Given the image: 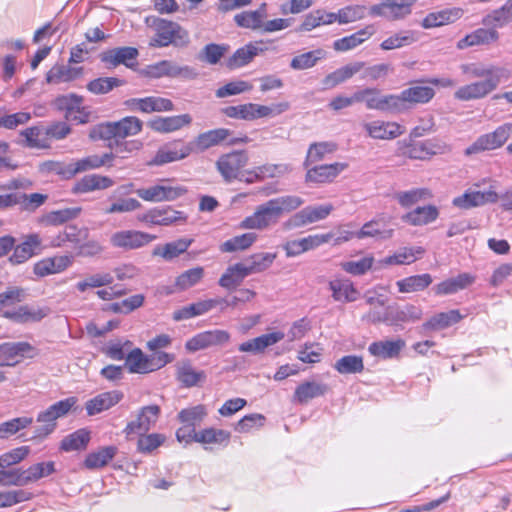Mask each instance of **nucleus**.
<instances>
[{
  "label": "nucleus",
  "mask_w": 512,
  "mask_h": 512,
  "mask_svg": "<svg viewBox=\"0 0 512 512\" xmlns=\"http://www.w3.org/2000/svg\"><path fill=\"white\" fill-rule=\"evenodd\" d=\"M417 0H381L379 4L370 7L372 16H379L388 21L405 19L412 12V7Z\"/></svg>",
  "instance_id": "7"
},
{
  "label": "nucleus",
  "mask_w": 512,
  "mask_h": 512,
  "mask_svg": "<svg viewBox=\"0 0 512 512\" xmlns=\"http://www.w3.org/2000/svg\"><path fill=\"white\" fill-rule=\"evenodd\" d=\"M334 368L340 374H356L364 370L363 358L358 355H346L338 359Z\"/></svg>",
  "instance_id": "63"
},
{
  "label": "nucleus",
  "mask_w": 512,
  "mask_h": 512,
  "mask_svg": "<svg viewBox=\"0 0 512 512\" xmlns=\"http://www.w3.org/2000/svg\"><path fill=\"white\" fill-rule=\"evenodd\" d=\"M404 346L405 341L402 339L377 341L369 345L368 351L373 356L390 359L398 356Z\"/></svg>",
  "instance_id": "38"
},
{
  "label": "nucleus",
  "mask_w": 512,
  "mask_h": 512,
  "mask_svg": "<svg viewBox=\"0 0 512 512\" xmlns=\"http://www.w3.org/2000/svg\"><path fill=\"white\" fill-rule=\"evenodd\" d=\"M230 135L231 131L226 128H218L201 133L197 136L195 142L193 143L194 149L205 151L208 148L216 146L227 140Z\"/></svg>",
  "instance_id": "41"
},
{
  "label": "nucleus",
  "mask_w": 512,
  "mask_h": 512,
  "mask_svg": "<svg viewBox=\"0 0 512 512\" xmlns=\"http://www.w3.org/2000/svg\"><path fill=\"white\" fill-rule=\"evenodd\" d=\"M498 200L499 195L491 189L488 191L467 190L461 196L453 199V205L461 209H470L488 203H496Z\"/></svg>",
  "instance_id": "19"
},
{
  "label": "nucleus",
  "mask_w": 512,
  "mask_h": 512,
  "mask_svg": "<svg viewBox=\"0 0 512 512\" xmlns=\"http://www.w3.org/2000/svg\"><path fill=\"white\" fill-rule=\"evenodd\" d=\"M376 33V28L373 24L367 25L365 28L353 33L349 36L337 39L333 43V48L336 51L345 52L352 50L365 42Z\"/></svg>",
  "instance_id": "29"
},
{
  "label": "nucleus",
  "mask_w": 512,
  "mask_h": 512,
  "mask_svg": "<svg viewBox=\"0 0 512 512\" xmlns=\"http://www.w3.org/2000/svg\"><path fill=\"white\" fill-rule=\"evenodd\" d=\"M116 136L118 139H124L138 134L142 129V121L134 116H127L114 122Z\"/></svg>",
  "instance_id": "61"
},
{
  "label": "nucleus",
  "mask_w": 512,
  "mask_h": 512,
  "mask_svg": "<svg viewBox=\"0 0 512 512\" xmlns=\"http://www.w3.org/2000/svg\"><path fill=\"white\" fill-rule=\"evenodd\" d=\"M365 66L364 62H354L345 65L334 72L328 74L323 80L322 84L325 89H331L335 86L350 79L353 75L361 71Z\"/></svg>",
  "instance_id": "33"
},
{
  "label": "nucleus",
  "mask_w": 512,
  "mask_h": 512,
  "mask_svg": "<svg viewBox=\"0 0 512 512\" xmlns=\"http://www.w3.org/2000/svg\"><path fill=\"white\" fill-rule=\"evenodd\" d=\"M225 301V298L200 300L175 310L173 312L172 318L174 321H182L198 317L210 312L216 306Z\"/></svg>",
  "instance_id": "20"
},
{
  "label": "nucleus",
  "mask_w": 512,
  "mask_h": 512,
  "mask_svg": "<svg viewBox=\"0 0 512 512\" xmlns=\"http://www.w3.org/2000/svg\"><path fill=\"white\" fill-rule=\"evenodd\" d=\"M334 210L330 203L322 205L307 206L295 213L285 223L288 228H300L306 225L326 219Z\"/></svg>",
  "instance_id": "9"
},
{
  "label": "nucleus",
  "mask_w": 512,
  "mask_h": 512,
  "mask_svg": "<svg viewBox=\"0 0 512 512\" xmlns=\"http://www.w3.org/2000/svg\"><path fill=\"white\" fill-rule=\"evenodd\" d=\"M114 181L107 177L98 174H89L82 177L77 181L72 189L76 194L89 193L96 190H104L113 186Z\"/></svg>",
  "instance_id": "27"
},
{
  "label": "nucleus",
  "mask_w": 512,
  "mask_h": 512,
  "mask_svg": "<svg viewBox=\"0 0 512 512\" xmlns=\"http://www.w3.org/2000/svg\"><path fill=\"white\" fill-rule=\"evenodd\" d=\"M435 95L433 88L428 86H413L402 91V99L406 110L411 104H424L429 102Z\"/></svg>",
  "instance_id": "47"
},
{
  "label": "nucleus",
  "mask_w": 512,
  "mask_h": 512,
  "mask_svg": "<svg viewBox=\"0 0 512 512\" xmlns=\"http://www.w3.org/2000/svg\"><path fill=\"white\" fill-rule=\"evenodd\" d=\"M475 281V277L469 273H461L456 277H452L442 281L434 287L437 295H451L463 290Z\"/></svg>",
  "instance_id": "31"
},
{
  "label": "nucleus",
  "mask_w": 512,
  "mask_h": 512,
  "mask_svg": "<svg viewBox=\"0 0 512 512\" xmlns=\"http://www.w3.org/2000/svg\"><path fill=\"white\" fill-rule=\"evenodd\" d=\"M81 213L80 207H69L51 211L42 217V223L50 226H59L73 220Z\"/></svg>",
  "instance_id": "53"
},
{
  "label": "nucleus",
  "mask_w": 512,
  "mask_h": 512,
  "mask_svg": "<svg viewBox=\"0 0 512 512\" xmlns=\"http://www.w3.org/2000/svg\"><path fill=\"white\" fill-rule=\"evenodd\" d=\"M137 220L148 227L170 226L177 223H184L187 216L182 211L167 207H154L137 215Z\"/></svg>",
  "instance_id": "6"
},
{
  "label": "nucleus",
  "mask_w": 512,
  "mask_h": 512,
  "mask_svg": "<svg viewBox=\"0 0 512 512\" xmlns=\"http://www.w3.org/2000/svg\"><path fill=\"white\" fill-rule=\"evenodd\" d=\"M76 403V397H68L52 404L47 409L40 411L36 418V421L40 425L35 428L33 437L45 438L51 434L57 427V420L65 417Z\"/></svg>",
  "instance_id": "1"
},
{
  "label": "nucleus",
  "mask_w": 512,
  "mask_h": 512,
  "mask_svg": "<svg viewBox=\"0 0 512 512\" xmlns=\"http://www.w3.org/2000/svg\"><path fill=\"white\" fill-rule=\"evenodd\" d=\"M38 354V349L28 342H6L0 344V366H14L21 358H34Z\"/></svg>",
  "instance_id": "8"
},
{
  "label": "nucleus",
  "mask_w": 512,
  "mask_h": 512,
  "mask_svg": "<svg viewBox=\"0 0 512 512\" xmlns=\"http://www.w3.org/2000/svg\"><path fill=\"white\" fill-rule=\"evenodd\" d=\"M83 73L82 67H70L65 65H55L46 74L47 83L59 84L70 82L79 78Z\"/></svg>",
  "instance_id": "43"
},
{
  "label": "nucleus",
  "mask_w": 512,
  "mask_h": 512,
  "mask_svg": "<svg viewBox=\"0 0 512 512\" xmlns=\"http://www.w3.org/2000/svg\"><path fill=\"white\" fill-rule=\"evenodd\" d=\"M463 15L461 8H447L437 12H431L422 20L421 26L425 29L440 27L453 23Z\"/></svg>",
  "instance_id": "26"
},
{
  "label": "nucleus",
  "mask_w": 512,
  "mask_h": 512,
  "mask_svg": "<svg viewBox=\"0 0 512 512\" xmlns=\"http://www.w3.org/2000/svg\"><path fill=\"white\" fill-rule=\"evenodd\" d=\"M192 118L189 114L168 116V117H155L150 120L149 127L160 133H170L189 125Z\"/></svg>",
  "instance_id": "25"
},
{
  "label": "nucleus",
  "mask_w": 512,
  "mask_h": 512,
  "mask_svg": "<svg viewBox=\"0 0 512 512\" xmlns=\"http://www.w3.org/2000/svg\"><path fill=\"white\" fill-rule=\"evenodd\" d=\"M423 253L424 250L421 247H404L399 249L395 254L385 257L383 260L380 261V263L383 265L410 264L417 259L416 254L421 255Z\"/></svg>",
  "instance_id": "58"
},
{
  "label": "nucleus",
  "mask_w": 512,
  "mask_h": 512,
  "mask_svg": "<svg viewBox=\"0 0 512 512\" xmlns=\"http://www.w3.org/2000/svg\"><path fill=\"white\" fill-rule=\"evenodd\" d=\"M40 171L54 173L63 179H71L76 175L74 162L65 163L61 161H45L40 165Z\"/></svg>",
  "instance_id": "62"
},
{
  "label": "nucleus",
  "mask_w": 512,
  "mask_h": 512,
  "mask_svg": "<svg viewBox=\"0 0 512 512\" xmlns=\"http://www.w3.org/2000/svg\"><path fill=\"white\" fill-rule=\"evenodd\" d=\"M122 393L109 391L101 393L86 403L88 415H95L116 405L122 399Z\"/></svg>",
  "instance_id": "36"
},
{
  "label": "nucleus",
  "mask_w": 512,
  "mask_h": 512,
  "mask_svg": "<svg viewBox=\"0 0 512 512\" xmlns=\"http://www.w3.org/2000/svg\"><path fill=\"white\" fill-rule=\"evenodd\" d=\"M498 38L499 34L496 30L479 28L462 38L458 42L457 47L464 49L470 46L489 44L495 42Z\"/></svg>",
  "instance_id": "44"
},
{
  "label": "nucleus",
  "mask_w": 512,
  "mask_h": 512,
  "mask_svg": "<svg viewBox=\"0 0 512 512\" xmlns=\"http://www.w3.org/2000/svg\"><path fill=\"white\" fill-rule=\"evenodd\" d=\"M156 238V235L138 230H121L111 235L110 242L113 247L134 250L148 245Z\"/></svg>",
  "instance_id": "10"
},
{
  "label": "nucleus",
  "mask_w": 512,
  "mask_h": 512,
  "mask_svg": "<svg viewBox=\"0 0 512 512\" xmlns=\"http://www.w3.org/2000/svg\"><path fill=\"white\" fill-rule=\"evenodd\" d=\"M347 164L333 163L319 165L307 170L305 181L308 183L323 184L333 181L344 169Z\"/></svg>",
  "instance_id": "22"
},
{
  "label": "nucleus",
  "mask_w": 512,
  "mask_h": 512,
  "mask_svg": "<svg viewBox=\"0 0 512 512\" xmlns=\"http://www.w3.org/2000/svg\"><path fill=\"white\" fill-rule=\"evenodd\" d=\"M284 338L282 332H272L263 334L254 339L243 342L239 345L238 349L241 352H250L253 354H260L265 351L267 347H270Z\"/></svg>",
  "instance_id": "28"
},
{
  "label": "nucleus",
  "mask_w": 512,
  "mask_h": 512,
  "mask_svg": "<svg viewBox=\"0 0 512 512\" xmlns=\"http://www.w3.org/2000/svg\"><path fill=\"white\" fill-rule=\"evenodd\" d=\"M259 47L253 45V44H247L239 49H237L234 54L229 57L225 61V66L229 70H234L236 68H240L249 62L258 55V53L261 51Z\"/></svg>",
  "instance_id": "45"
},
{
  "label": "nucleus",
  "mask_w": 512,
  "mask_h": 512,
  "mask_svg": "<svg viewBox=\"0 0 512 512\" xmlns=\"http://www.w3.org/2000/svg\"><path fill=\"white\" fill-rule=\"evenodd\" d=\"M364 129L371 138L379 140L394 139L403 133L398 123L380 120L365 123Z\"/></svg>",
  "instance_id": "24"
},
{
  "label": "nucleus",
  "mask_w": 512,
  "mask_h": 512,
  "mask_svg": "<svg viewBox=\"0 0 512 512\" xmlns=\"http://www.w3.org/2000/svg\"><path fill=\"white\" fill-rule=\"evenodd\" d=\"M139 198L147 202L173 201L186 193L183 187H172L166 185H152L135 190Z\"/></svg>",
  "instance_id": "12"
},
{
  "label": "nucleus",
  "mask_w": 512,
  "mask_h": 512,
  "mask_svg": "<svg viewBox=\"0 0 512 512\" xmlns=\"http://www.w3.org/2000/svg\"><path fill=\"white\" fill-rule=\"evenodd\" d=\"M55 471L54 462H41L30 466L26 470H21L24 486L30 482H35L43 477L51 475Z\"/></svg>",
  "instance_id": "56"
},
{
  "label": "nucleus",
  "mask_w": 512,
  "mask_h": 512,
  "mask_svg": "<svg viewBox=\"0 0 512 512\" xmlns=\"http://www.w3.org/2000/svg\"><path fill=\"white\" fill-rule=\"evenodd\" d=\"M125 105L131 111H140L143 113L170 111L173 109L171 100L155 96L132 98L125 101Z\"/></svg>",
  "instance_id": "21"
},
{
  "label": "nucleus",
  "mask_w": 512,
  "mask_h": 512,
  "mask_svg": "<svg viewBox=\"0 0 512 512\" xmlns=\"http://www.w3.org/2000/svg\"><path fill=\"white\" fill-rule=\"evenodd\" d=\"M276 258L275 253H256L247 258L244 262L249 275L262 272L268 269Z\"/></svg>",
  "instance_id": "59"
},
{
  "label": "nucleus",
  "mask_w": 512,
  "mask_h": 512,
  "mask_svg": "<svg viewBox=\"0 0 512 512\" xmlns=\"http://www.w3.org/2000/svg\"><path fill=\"white\" fill-rule=\"evenodd\" d=\"M125 366L131 373H149L153 371L149 356L143 354L141 349L135 348L126 356Z\"/></svg>",
  "instance_id": "49"
},
{
  "label": "nucleus",
  "mask_w": 512,
  "mask_h": 512,
  "mask_svg": "<svg viewBox=\"0 0 512 512\" xmlns=\"http://www.w3.org/2000/svg\"><path fill=\"white\" fill-rule=\"evenodd\" d=\"M462 70L470 78H484V79L496 78L497 84H500L503 77H507L505 75V72H506L505 69L497 67V66H493V65L472 63V64L463 65Z\"/></svg>",
  "instance_id": "34"
},
{
  "label": "nucleus",
  "mask_w": 512,
  "mask_h": 512,
  "mask_svg": "<svg viewBox=\"0 0 512 512\" xmlns=\"http://www.w3.org/2000/svg\"><path fill=\"white\" fill-rule=\"evenodd\" d=\"M42 239L38 233H30L22 237L20 244L14 246L12 255L9 257V262L13 265H19L41 250Z\"/></svg>",
  "instance_id": "15"
},
{
  "label": "nucleus",
  "mask_w": 512,
  "mask_h": 512,
  "mask_svg": "<svg viewBox=\"0 0 512 512\" xmlns=\"http://www.w3.org/2000/svg\"><path fill=\"white\" fill-rule=\"evenodd\" d=\"M422 316L423 310L420 306L406 304L402 307H387L384 313V320L386 324L396 326L401 323L417 322Z\"/></svg>",
  "instance_id": "14"
},
{
  "label": "nucleus",
  "mask_w": 512,
  "mask_h": 512,
  "mask_svg": "<svg viewBox=\"0 0 512 512\" xmlns=\"http://www.w3.org/2000/svg\"><path fill=\"white\" fill-rule=\"evenodd\" d=\"M176 378L187 388L198 385L199 382L205 380L204 371H197L189 360H183L176 364Z\"/></svg>",
  "instance_id": "35"
},
{
  "label": "nucleus",
  "mask_w": 512,
  "mask_h": 512,
  "mask_svg": "<svg viewBox=\"0 0 512 512\" xmlns=\"http://www.w3.org/2000/svg\"><path fill=\"white\" fill-rule=\"evenodd\" d=\"M257 240V234L254 232H247L241 235L234 236L220 246L221 252H236L246 250L251 247Z\"/></svg>",
  "instance_id": "52"
},
{
  "label": "nucleus",
  "mask_w": 512,
  "mask_h": 512,
  "mask_svg": "<svg viewBox=\"0 0 512 512\" xmlns=\"http://www.w3.org/2000/svg\"><path fill=\"white\" fill-rule=\"evenodd\" d=\"M438 209L433 205L417 207L403 216V220L414 226L426 225L437 219Z\"/></svg>",
  "instance_id": "46"
},
{
  "label": "nucleus",
  "mask_w": 512,
  "mask_h": 512,
  "mask_svg": "<svg viewBox=\"0 0 512 512\" xmlns=\"http://www.w3.org/2000/svg\"><path fill=\"white\" fill-rule=\"evenodd\" d=\"M192 243L193 239L191 238H179L163 245L159 244L153 248L152 256L160 257L167 262H171L185 253Z\"/></svg>",
  "instance_id": "23"
},
{
  "label": "nucleus",
  "mask_w": 512,
  "mask_h": 512,
  "mask_svg": "<svg viewBox=\"0 0 512 512\" xmlns=\"http://www.w3.org/2000/svg\"><path fill=\"white\" fill-rule=\"evenodd\" d=\"M90 440V432L86 429H79L63 438L61 449L64 451H75L85 449Z\"/></svg>",
  "instance_id": "55"
},
{
  "label": "nucleus",
  "mask_w": 512,
  "mask_h": 512,
  "mask_svg": "<svg viewBox=\"0 0 512 512\" xmlns=\"http://www.w3.org/2000/svg\"><path fill=\"white\" fill-rule=\"evenodd\" d=\"M449 150L446 143L438 139H427L410 144L405 154L411 159L425 160L434 155L444 154Z\"/></svg>",
  "instance_id": "16"
},
{
  "label": "nucleus",
  "mask_w": 512,
  "mask_h": 512,
  "mask_svg": "<svg viewBox=\"0 0 512 512\" xmlns=\"http://www.w3.org/2000/svg\"><path fill=\"white\" fill-rule=\"evenodd\" d=\"M50 313L48 307L38 305H21L11 310L3 311L2 316L15 323L26 324L39 322Z\"/></svg>",
  "instance_id": "13"
},
{
  "label": "nucleus",
  "mask_w": 512,
  "mask_h": 512,
  "mask_svg": "<svg viewBox=\"0 0 512 512\" xmlns=\"http://www.w3.org/2000/svg\"><path fill=\"white\" fill-rule=\"evenodd\" d=\"M327 390L328 387L325 384L307 381L297 386L293 395V401L299 404H306L311 399L323 396Z\"/></svg>",
  "instance_id": "37"
},
{
  "label": "nucleus",
  "mask_w": 512,
  "mask_h": 512,
  "mask_svg": "<svg viewBox=\"0 0 512 512\" xmlns=\"http://www.w3.org/2000/svg\"><path fill=\"white\" fill-rule=\"evenodd\" d=\"M512 22V0H507L500 8L485 16L483 23L487 26L504 27Z\"/></svg>",
  "instance_id": "51"
},
{
  "label": "nucleus",
  "mask_w": 512,
  "mask_h": 512,
  "mask_svg": "<svg viewBox=\"0 0 512 512\" xmlns=\"http://www.w3.org/2000/svg\"><path fill=\"white\" fill-rule=\"evenodd\" d=\"M155 37L150 45L154 47H166L170 44L176 47L187 46L190 42L189 33L176 22L159 19L155 22Z\"/></svg>",
  "instance_id": "2"
},
{
  "label": "nucleus",
  "mask_w": 512,
  "mask_h": 512,
  "mask_svg": "<svg viewBox=\"0 0 512 512\" xmlns=\"http://www.w3.org/2000/svg\"><path fill=\"white\" fill-rule=\"evenodd\" d=\"M194 151L192 142L184 143L181 140L170 142L161 147L155 154L151 164L164 165L170 162L182 160Z\"/></svg>",
  "instance_id": "11"
},
{
  "label": "nucleus",
  "mask_w": 512,
  "mask_h": 512,
  "mask_svg": "<svg viewBox=\"0 0 512 512\" xmlns=\"http://www.w3.org/2000/svg\"><path fill=\"white\" fill-rule=\"evenodd\" d=\"M433 279L428 273L421 275L409 276L396 282V285L401 293H412L423 291L431 283Z\"/></svg>",
  "instance_id": "50"
},
{
  "label": "nucleus",
  "mask_w": 512,
  "mask_h": 512,
  "mask_svg": "<svg viewBox=\"0 0 512 512\" xmlns=\"http://www.w3.org/2000/svg\"><path fill=\"white\" fill-rule=\"evenodd\" d=\"M498 85L496 78L484 79L461 86L456 90L454 96L461 101L481 99L494 91Z\"/></svg>",
  "instance_id": "18"
},
{
  "label": "nucleus",
  "mask_w": 512,
  "mask_h": 512,
  "mask_svg": "<svg viewBox=\"0 0 512 512\" xmlns=\"http://www.w3.org/2000/svg\"><path fill=\"white\" fill-rule=\"evenodd\" d=\"M329 288L335 301L353 302L359 296L358 290L350 280H332L329 282Z\"/></svg>",
  "instance_id": "42"
},
{
  "label": "nucleus",
  "mask_w": 512,
  "mask_h": 512,
  "mask_svg": "<svg viewBox=\"0 0 512 512\" xmlns=\"http://www.w3.org/2000/svg\"><path fill=\"white\" fill-rule=\"evenodd\" d=\"M337 145L333 142H315L312 143L307 151L304 166L308 168L311 164L321 161L327 154L336 151Z\"/></svg>",
  "instance_id": "54"
},
{
  "label": "nucleus",
  "mask_w": 512,
  "mask_h": 512,
  "mask_svg": "<svg viewBox=\"0 0 512 512\" xmlns=\"http://www.w3.org/2000/svg\"><path fill=\"white\" fill-rule=\"evenodd\" d=\"M230 432L223 429L206 428L194 433V441L202 444H222L230 439Z\"/></svg>",
  "instance_id": "57"
},
{
  "label": "nucleus",
  "mask_w": 512,
  "mask_h": 512,
  "mask_svg": "<svg viewBox=\"0 0 512 512\" xmlns=\"http://www.w3.org/2000/svg\"><path fill=\"white\" fill-rule=\"evenodd\" d=\"M228 50L229 46L226 44L210 43L205 45L199 52L198 59L210 65H215L228 52Z\"/></svg>",
  "instance_id": "64"
},
{
  "label": "nucleus",
  "mask_w": 512,
  "mask_h": 512,
  "mask_svg": "<svg viewBox=\"0 0 512 512\" xmlns=\"http://www.w3.org/2000/svg\"><path fill=\"white\" fill-rule=\"evenodd\" d=\"M116 453L117 448L115 446L102 447L86 456L84 466L89 470L102 468L115 457Z\"/></svg>",
  "instance_id": "48"
},
{
  "label": "nucleus",
  "mask_w": 512,
  "mask_h": 512,
  "mask_svg": "<svg viewBox=\"0 0 512 512\" xmlns=\"http://www.w3.org/2000/svg\"><path fill=\"white\" fill-rule=\"evenodd\" d=\"M204 268L197 266L182 272L175 280V287L179 291H185L197 285L204 277Z\"/></svg>",
  "instance_id": "60"
},
{
  "label": "nucleus",
  "mask_w": 512,
  "mask_h": 512,
  "mask_svg": "<svg viewBox=\"0 0 512 512\" xmlns=\"http://www.w3.org/2000/svg\"><path fill=\"white\" fill-rule=\"evenodd\" d=\"M47 198V195L41 193L13 192L11 193V207L19 206L22 211L34 212L46 202Z\"/></svg>",
  "instance_id": "39"
},
{
  "label": "nucleus",
  "mask_w": 512,
  "mask_h": 512,
  "mask_svg": "<svg viewBox=\"0 0 512 512\" xmlns=\"http://www.w3.org/2000/svg\"><path fill=\"white\" fill-rule=\"evenodd\" d=\"M512 133V124H504L497 127L493 132L479 136L474 143L464 151L465 155L470 156L480 152L494 150L501 147Z\"/></svg>",
  "instance_id": "5"
},
{
  "label": "nucleus",
  "mask_w": 512,
  "mask_h": 512,
  "mask_svg": "<svg viewBox=\"0 0 512 512\" xmlns=\"http://www.w3.org/2000/svg\"><path fill=\"white\" fill-rule=\"evenodd\" d=\"M159 415L160 407L158 405H149L141 408L137 418L127 424L125 433L128 436L146 433L156 424Z\"/></svg>",
  "instance_id": "17"
},
{
  "label": "nucleus",
  "mask_w": 512,
  "mask_h": 512,
  "mask_svg": "<svg viewBox=\"0 0 512 512\" xmlns=\"http://www.w3.org/2000/svg\"><path fill=\"white\" fill-rule=\"evenodd\" d=\"M249 156L245 150H234L222 154L215 163L216 169L226 183L242 181V169L248 164Z\"/></svg>",
  "instance_id": "3"
},
{
  "label": "nucleus",
  "mask_w": 512,
  "mask_h": 512,
  "mask_svg": "<svg viewBox=\"0 0 512 512\" xmlns=\"http://www.w3.org/2000/svg\"><path fill=\"white\" fill-rule=\"evenodd\" d=\"M462 318L463 316L460 314L459 310L453 309L435 314L424 322L421 328L425 332L442 330L460 322Z\"/></svg>",
  "instance_id": "32"
},
{
  "label": "nucleus",
  "mask_w": 512,
  "mask_h": 512,
  "mask_svg": "<svg viewBox=\"0 0 512 512\" xmlns=\"http://www.w3.org/2000/svg\"><path fill=\"white\" fill-rule=\"evenodd\" d=\"M280 216L271 199L258 205L252 215L245 217L239 224L241 229L266 230L278 223Z\"/></svg>",
  "instance_id": "4"
},
{
  "label": "nucleus",
  "mask_w": 512,
  "mask_h": 512,
  "mask_svg": "<svg viewBox=\"0 0 512 512\" xmlns=\"http://www.w3.org/2000/svg\"><path fill=\"white\" fill-rule=\"evenodd\" d=\"M138 50L134 47H119L107 50L100 55L101 61L114 67L124 64L131 67L130 61L136 60Z\"/></svg>",
  "instance_id": "30"
},
{
  "label": "nucleus",
  "mask_w": 512,
  "mask_h": 512,
  "mask_svg": "<svg viewBox=\"0 0 512 512\" xmlns=\"http://www.w3.org/2000/svg\"><path fill=\"white\" fill-rule=\"evenodd\" d=\"M249 276L246 266L242 262L230 265L219 279V285L227 290L238 287Z\"/></svg>",
  "instance_id": "40"
}]
</instances>
